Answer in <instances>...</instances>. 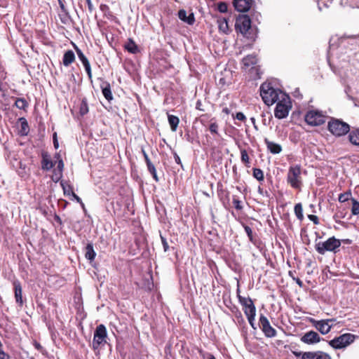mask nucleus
<instances>
[{
	"mask_svg": "<svg viewBox=\"0 0 359 359\" xmlns=\"http://www.w3.org/2000/svg\"><path fill=\"white\" fill-rule=\"evenodd\" d=\"M257 62L256 55H249L243 59V64L245 67H250L255 65Z\"/></svg>",
	"mask_w": 359,
	"mask_h": 359,
	"instance_id": "obj_28",
	"label": "nucleus"
},
{
	"mask_svg": "<svg viewBox=\"0 0 359 359\" xmlns=\"http://www.w3.org/2000/svg\"><path fill=\"white\" fill-rule=\"evenodd\" d=\"M294 214L298 219L302 221L304 219L303 208L301 203H297L294 208Z\"/></svg>",
	"mask_w": 359,
	"mask_h": 359,
	"instance_id": "obj_29",
	"label": "nucleus"
},
{
	"mask_svg": "<svg viewBox=\"0 0 359 359\" xmlns=\"http://www.w3.org/2000/svg\"><path fill=\"white\" fill-rule=\"evenodd\" d=\"M280 99L276 102L274 116L278 119H283L288 116L292 108L290 97L285 93H280Z\"/></svg>",
	"mask_w": 359,
	"mask_h": 359,
	"instance_id": "obj_4",
	"label": "nucleus"
},
{
	"mask_svg": "<svg viewBox=\"0 0 359 359\" xmlns=\"http://www.w3.org/2000/svg\"><path fill=\"white\" fill-rule=\"evenodd\" d=\"M74 198L77 201L79 202V203H81V206L84 208V204L82 202L81 199L80 197H79L75 193H74L72 195Z\"/></svg>",
	"mask_w": 359,
	"mask_h": 359,
	"instance_id": "obj_55",
	"label": "nucleus"
},
{
	"mask_svg": "<svg viewBox=\"0 0 359 359\" xmlns=\"http://www.w3.org/2000/svg\"><path fill=\"white\" fill-rule=\"evenodd\" d=\"M142 155H143L144 158L145 160V162L147 163V165L150 164V163H151V161H150L147 154L146 153V151H144V149L143 148L142 149Z\"/></svg>",
	"mask_w": 359,
	"mask_h": 359,
	"instance_id": "obj_52",
	"label": "nucleus"
},
{
	"mask_svg": "<svg viewBox=\"0 0 359 359\" xmlns=\"http://www.w3.org/2000/svg\"><path fill=\"white\" fill-rule=\"evenodd\" d=\"M233 203L234 207L238 210H241L243 209V205L241 201L238 199V196H233Z\"/></svg>",
	"mask_w": 359,
	"mask_h": 359,
	"instance_id": "obj_39",
	"label": "nucleus"
},
{
	"mask_svg": "<svg viewBox=\"0 0 359 359\" xmlns=\"http://www.w3.org/2000/svg\"><path fill=\"white\" fill-rule=\"evenodd\" d=\"M293 280H295V282L299 287L303 286V282L299 278H293Z\"/></svg>",
	"mask_w": 359,
	"mask_h": 359,
	"instance_id": "obj_59",
	"label": "nucleus"
},
{
	"mask_svg": "<svg viewBox=\"0 0 359 359\" xmlns=\"http://www.w3.org/2000/svg\"><path fill=\"white\" fill-rule=\"evenodd\" d=\"M88 112V106L86 99H83L80 107H79V113L81 116H84Z\"/></svg>",
	"mask_w": 359,
	"mask_h": 359,
	"instance_id": "obj_33",
	"label": "nucleus"
},
{
	"mask_svg": "<svg viewBox=\"0 0 359 359\" xmlns=\"http://www.w3.org/2000/svg\"><path fill=\"white\" fill-rule=\"evenodd\" d=\"M201 102L200 100H198L196 104V108L198 110L204 111L203 109L201 108Z\"/></svg>",
	"mask_w": 359,
	"mask_h": 359,
	"instance_id": "obj_60",
	"label": "nucleus"
},
{
	"mask_svg": "<svg viewBox=\"0 0 359 359\" xmlns=\"http://www.w3.org/2000/svg\"><path fill=\"white\" fill-rule=\"evenodd\" d=\"M75 60V55L74 52L71 50H67L63 56L62 62L65 67H68L71 65Z\"/></svg>",
	"mask_w": 359,
	"mask_h": 359,
	"instance_id": "obj_23",
	"label": "nucleus"
},
{
	"mask_svg": "<svg viewBox=\"0 0 359 359\" xmlns=\"http://www.w3.org/2000/svg\"><path fill=\"white\" fill-rule=\"evenodd\" d=\"M61 186L62 187L65 195L69 196L74 193L72 190V186L67 182H61Z\"/></svg>",
	"mask_w": 359,
	"mask_h": 359,
	"instance_id": "obj_32",
	"label": "nucleus"
},
{
	"mask_svg": "<svg viewBox=\"0 0 359 359\" xmlns=\"http://www.w3.org/2000/svg\"><path fill=\"white\" fill-rule=\"evenodd\" d=\"M86 3H87V5H88V10L91 13L93 12L94 8H93V4L91 2V0H86Z\"/></svg>",
	"mask_w": 359,
	"mask_h": 359,
	"instance_id": "obj_57",
	"label": "nucleus"
},
{
	"mask_svg": "<svg viewBox=\"0 0 359 359\" xmlns=\"http://www.w3.org/2000/svg\"><path fill=\"white\" fill-rule=\"evenodd\" d=\"M241 161L245 164L249 163V156L248 152L245 149H241Z\"/></svg>",
	"mask_w": 359,
	"mask_h": 359,
	"instance_id": "obj_41",
	"label": "nucleus"
},
{
	"mask_svg": "<svg viewBox=\"0 0 359 359\" xmlns=\"http://www.w3.org/2000/svg\"><path fill=\"white\" fill-rule=\"evenodd\" d=\"M282 90L273 88L270 83H264L260 86V95L267 105H272L280 99Z\"/></svg>",
	"mask_w": 359,
	"mask_h": 359,
	"instance_id": "obj_2",
	"label": "nucleus"
},
{
	"mask_svg": "<svg viewBox=\"0 0 359 359\" xmlns=\"http://www.w3.org/2000/svg\"><path fill=\"white\" fill-rule=\"evenodd\" d=\"M15 299L17 304L20 306L23 304L22 295V287L19 280H15L13 282Z\"/></svg>",
	"mask_w": 359,
	"mask_h": 359,
	"instance_id": "obj_17",
	"label": "nucleus"
},
{
	"mask_svg": "<svg viewBox=\"0 0 359 359\" xmlns=\"http://www.w3.org/2000/svg\"><path fill=\"white\" fill-rule=\"evenodd\" d=\"M53 145L54 147L57 149L59 147V143L57 138V133H54L53 135Z\"/></svg>",
	"mask_w": 359,
	"mask_h": 359,
	"instance_id": "obj_53",
	"label": "nucleus"
},
{
	"mask_svg": "<svg viewBox=\"0 0 359 359\" xmlns=\"http://www.w3.org/2000/svg\"><path fill=\"white\" fill-rule=\"evenodd\" d=\"M100 88L102 89V94L104 97L108 101H110L113 99L111 87L109 83L105 81L103 82L100 85Z\"/></svg>",
	"mask_w": 359,
	"mask_h": 359,
	"instance_id": "obj_20",
	"label": "nucleus"
},
{
	"mask_svg": "<svg viewBox=\"0 0 359 359\" xmlns=\"http://www.w3.org/2000/svg\"><path fill=\"white\" fill-rule=\"evenodd\" d=\"M178 18L183 22H187L188 25H193L195 22V18L193 13H191L188 16L187 15V11L184 9H181L178 11Z\"/></svg>",
	"mask_w": 359,
	"mask_h": 359,
	"instance_id": "obj_19",
	"label": "nucleus"
},
{
	"mask_svg": "<svg viewBox=\"0 0 359 359\" xmlns=\"http://www.w3.org/2000/svg\"><path fill=\"white\" fill-rule=\"evenodd\" d=\"M147 169H148L149 172L151 174L154 180L156 182H158V177L157 176L156 168L154 165V164L151 163L147 165Z\"/></svg>",
	"mask_w": 359,
	"mask_h": 359,
	"instance_id": "obj_35",
	"label": "nucleus"
},
{
	"mask_svg": "<svg viewBox=\"0 0 359 359\" xmlns=\"http://www.w3.org/2000/svg\"><path fill=\"white\" fill-rule=\"evenodd\" d=\"M351 196V192L350 191H346V192L340 194L339 195L338 200H339V201L340 203H344V202H346L348 200H349Z\"/></svg>",
	"mask_w": 359,
	"mask_h": 359,
	"instance_id": "obj_36",
	"label": "nucleus"
},
{
	"mask_svg": "<svg viewBox=\"0 0 359 359\" xmlns=\"http://www.w3.org/2000/svg\"><path fill=\"white\" fill-rule=\"evenodd\" d=\"M243 227H244L245 233L248 235V237L249 240L252 243H255V241L254 240L253 235H252V229L249 226L245 225V224H243Z\"/></svg>",
	"mask_w": 359,
	"mask_h": 359,
	"instance_id": "obj_37",
	"label": "nucleus"
},
{
	"mask_svg": "<svg viewBox=\"0 0 359 359\" xmlns=\"http://www.w3.org/2000/svg\"><path fill=\"white\" fill-rule=\"evenodd\" d=\"M317 236L315 241V249L320 255H325L327 252H332L337 253L339 251V248L341 245V241L336 238L334 236L329 238L325 241H318Z\"/></svg>",
	"mask_w": 359,
	"mask_h": 359,
	"instance_id": "obj_1",
	"label": "nucleus"
},
{
	"mask_svg": "<svg viewBox=\"0 0 359 359\" xmlns=\"http://www.w3.org/2000/svg\"><path fill=\"white\" fill-rule=\"evenodd\" d=\"M0 359H11L10 355L3 351V348H0Z\"/></svg>",
	"mask_w": 359,
	"mask_h": 359,
	"instance_id": "obj_51",
	"label": "nucleus"
},
{
	"mask_svg": "<svg viewBox=\"0 0 359 359\" xmlns=\"http://www.w3.org/2000/svg\"><path fill=\"white\" fill-rule=\"evenodd\" d=\"M335 319L331 318V319H327V320H322L318 321H315L314 326L322 334H327L331 328L332 325H330V322H334Z\"/></svg>",
	"mask_w": 359,
	"mask_h": 359,
	"instance_id": "obj_13",
	"label": "nucleus"
},
{
	"mask_svg": "<svg viewBox=\"0 0 359 359\" xmlns=\"http://www.w3.org/2000/svg\"><path fill=\"white\" fill-rule=\"evenodd\" d=\"M259 327L266 337L272 338L276 336V330L272 327L267 318L261 314L259 320Z\"/></svg>",
	"mask_w": 359,
	"mask_h": 359,
	"instance_id": "obj_12",
	"label": "nucleus"
},
{
	"mask_svg": "<svg viewBox=\"0 0 359 359\" xmlns=\"http://www.w3.org/2000/svg\"><path fill=\"white\" fill-rule=\"evenodd\" d=\"M54 219H55V220L57 222H58L60 224H62V220H61L60 217L58 215H55V217H54Z\"/></svg>",
	"mask_w": 359,
	"mask_h": 359,
	"instance_id": "obj_61",
	"label": "nucleus"
},
{
	"mask_svg": "<svg viewBox=\"0 0 359 359\" xmlns=\"http://www.w3.org/2000/svg\"><path fill=\"white\" fill-rule=\"evenodd\" d=\"M301 173V167L299 165H297L289 168L287 182L293 189H301L302 186Z\"/></svg>",
	"mask_w": 359,
	"mask_h": 359,
	"instance_id": "obj_6",
	"label": "nucleus"
},
{
	"mask_svg": "<svg viewBox=\"0 0 359 359\" xmlns=\"http://www.w3.org/2000/svg\"><path fill=\"white\" fill-rule=\"evenodd\" d=\"M320 335L314 331L306 332L302 337L301 341L306 344H314L320 341Z\"/></svg>",
	"mask_w": 359,
	"mask_h": 359,
	"instance_id": "obj_14",
	"label": "nucleus"
},
{
	"mask_svg": "<svg viewBox=\"0 0 359 359\" xmlns=\"http://www.w3.org/2000/svg\"><path fill=\"white\" fill-rule=\"evenodd\" d=\"M238 292L239 290H238L237 294L238 302L243 306V312L245 314L250 325L252 328L255 329V319L256 316V307L255 304L251 298L242 297L239 294Z\"/></svg>",
	"mask_w": 359,
	"mask_h": 359,
	"instance_id": "obj_3",
	"label": "nucleus"
},
{
	"mask_svg": "<svg viewBox=\"0 0 359 359\" xmlns=\"http://www.w3.org/2000/svg\"><path fill=\"white\" fill-rule=\"evenodd\" d=\"M15 106L20 109L25 110L28 107V102L24 98H17L15 102Z\"/></svg>",
	"mask_w": 359,
	"mask_h": 359,
	"instance_id": "obj_30",
	"label": "nucleus"
},
{
	"mask_svg": "<svg viewBox=\"0 0 359 359\" xmlns=\"http://www.w3.org/2000/svg\"><path fill=\"white\" fill-rule=\"evenodd\" d=\"M328 130L335 136H343L350 131V126L343 121L332 118L328 122Z\"/></svg>",
	"mask_w": 359,
	"mask_h": 359,
	"instance_id": "obj_5",
	"label": "nucleus"
},
{
	"mask_svg": "<svg viewBox=\"0 0 359 359\" xmlns=\"http://www.w3.org/2000/svg\"><path fill=\"white\" fill-rule=\"evenodd\" d=\"M63 168H64L63 161H62V159H59L58 161H57V169H55V170H58V172H62Z\"/></svg>",
	"mask_w": 359,
	"mask_h": 359,
	"instance_id": "obj_50",
	"label": "nucleus"
},
{
	"mask_svg": "<svg viewBox=\"0 0 359 359\" xmlns=\"http://www.w3.org/2000/svg\"><path fill=\"white\" fill-rule=\"evenodd\" d=\"M326 116L319 111L311 110L305 115V121L310 126H318L325 122Z\"/></svg>",
	"mask_w": 359,
	"mask_h": 359,
	"instance_id": "obj_9",
	"label": "nucleus"
},
{
	"mask_svg": "<svg viewBox=\"0 0 359 359\" xmlns=\"http://www.w3.org/2000/svg\"><path fill=\"white\" fill-rule=\"evenodd\" d=\"M41 164L43 170L48 171L54 167L55 162L52 161L50 154L47 151H42Z\"/></svg>",
	"mask_w": 359,
	"mask_h": 359,
	"instance_id": "obj_15",
	"label": "nucleus"
},
{
	"mask_svg": "<svg viewBox=\"0 0 359 359\" xmlns=\"http://www.w3.org/2000/svg\"><path fill=\"white\" fill-rule=\"evenodd\" d=\"M19 122L20 123V128L19 129V134L21 136L27 135L29 132V126L27 121L25 118L22 117L19 118Z\"/></svg>",
	"mask_w": 359,
	"mask_h": 359,
	"instance_id": "obj_21",
	"label": "nucleus"
},
{
	"mask_svg": "<svg viewBox=\"0 0 359 359\" xmlns=\"http://www.w3.org/2000/svg\"><path fill=\"white\" fill-rule=\"evenodd\" d=\"M83 65L84 66V68H85L86 72L88 76V78L90 79H92V72H91V68H90V65L89 61L83 64Z\"/></svg>",
	"mask_w": 359,
	"mask_h": 359,
	"instance_id": "obj_46",
	"label": "nucleus"
},
{
	"mask_svg": "<svg viewBox=\"0 0 359 359\" xmlns=\"http://www.w3.org/2000/svg\"><path fill=\"white\" fill-rule=\"evenodd\" d=\"M218 28L219 32L224 34H228L229 31L228 21L225 18L217 19Z\"/></svg>",
	"mask_w": 359,
	"mask_h": 359,
	"instance_id": "obj_24",
	"label": "nucleus"
},
{
	"mask_svg": "<svg viewBox=\"0 0 359 359\" xmlns=\"http://www.w3.org/2000/svg\"><path fill=\"white\" fill-rule=\"evenodd\" d=\"M222 111L226 114H229L230 113V110L227 107L224 108L222 109Z\"/></svg>",
	"mask_w": 359,
	"mask_h": 359,
	"instance_id": "obj_62",
	"label": "nucleus"
},
{
	"mask_svg": "<svg viewBox=\"0 0 359 359\" xmlns=\"http://www.w3.org/2000/svg\"><path fill=\"white\" fill-rule=\"evenodd\" d=\"M96 253L93 249V243H88L85 249V257L90 261L94 260Z\"/></svg>",
	"mask_w": 359,
	"mask_h": 359,
	"instance_id": "obj_25",
	"label": "nucleus"
},
{
	"mask_svg": "<svg viewBox=\"0 0 359 359\" xmlns=\"http://www.w3.org/2000/svg\"><path fill=\"white\" fill-rule=\"evenodd\" d=\"M355 336L351 333H346L329 341V344L335 349L344 348L354 341Z\"/></svg>",
	"mask_w": 359,
	"mask_h": 359,
	"instance_id": "obj_8",
	"label": "nucleus"
},
{
	"mask_svg": "<svg viewBox=\"0 0 359 359\" xmlns=\"http://www.w3.org/2000/svg\"><path fill=\"white\" fill-rule=\"evenodd\" d=\"M35 347H36L38 350H39V349L41 348V346L39 344L36 343V344H35Z\"/></svg>",
	"mask_w": 359,
	"mask_h": 359,
	"instance_id": "obj_64",
	"label": "nucleus"
},
{
	"mask_svg": "<svg viewBox=\"0 0 359 359\" xmlns=\"http://www.w3.org/2000/svg\"><path fill=\"white\" fill-rule=\"evenodd\" d=\"M252 175L259 182L263 181L264 179V172L259 168H253Z\"/></svg>",
	"mask_w": 359,
	"mask_h": 359,
	"instance_id": "obj_31",
	"label": "nucleus"
},
{
	"mask_svg": "<svg viewBox=\"0 0 359 359\" xmlns=\"http://www.w3.org/2000/svg\"><path fill=\"white\" fill-rule=\"evenodd\" d=\"M83 65L84 66V68H85L86 72L88 76V78L90 79H92V72H91V68H90V65L89 61L83 64Z\"/></svg>",
	"mask_w": 359,
	"mask_h": 359,
	"instance_id": "obj_45",
	"label": "nucleus"
},
{
	"mask_svg": "<svg viewBox=\"0 0 359 359\" xmlns=\"http://www.w3.org/2000/svg\"><path fill=\"white\" fill-rule=\"evenodd\" d=\"M83 65L84 66V68H85L86 72L88 76V78L90 79H92V72H91V68H90V65L89 61L83 64Z\"/></svg>",
	"mask_w": 359,
	"mask_h": 359,
	"instance_id": "obj_47",
	"label": "nucleus"
},
{
	"mask_svg": "<svg viewBox=\"0 0 359 359\" xmlns=\"http://www.w3.org/2000/svg\"><path fill=\"white\" fill-rule=\"evenodd\" d=\"M124 47L130 53L135 54L139 52L138 46L131 39H128Z\"/></svg>",
	"mask_w": 359,
	"mask_h": 359,
	"instance_id": "obj_26",
	"label": "nucleus"
},
{
	"mask_svg": "<svg viewBox=\"0 0 359 359\" xmlns=\"http://www.w3.org/2000/svg\"><path fill=\"white\" fill-rule=\"evenodd\" d=\"M207 355L208 359H216L215 357L211 353H208Z\"/></svg>",
	"mask_w": 359,
	"mask_h": 359,
	"instance_id": "obj_63",
	"label": "nucleus"
},
{
	"mask_svg": "<svg viewBox=\"0 0 359 359\" xmlns=\"http://www.w3.org/2000/svg\"><path fill=\"white\" fill-rule=\"evenodd\" d=\"M294 355L300 359H331L329 354L318 351H294Z\"/></svg>",
	"mask_w": 359,
	"mask_h": 359,
	"instance_id": "obj_10",
	"label": "nucleus"
},
{
	"mask_svg": "<svg viewBox=\"0 0 359 359\" xmlns=\"http://www.w3.org/2000/svg\"><path fill=\"white\" fill-rule=\"evenodd\" d=\"M58 4L62 12H66V11H67L62 0H58Z\"/></svg>",
	"mask_w": 359,
	"mask_h": 359,
	"instance_id": "obj_58",
	"label": "nucleus"
},
{
	"mask_svg": "<svg viewBox=\"0 0 359 359\" xmlns=\"http://www.w3.org/2000/svg\"><path fill=\"white\" fill-rule=\"evenodd\" d=\"M209 130L211 133L217 134L218 133V124L216 122L211 123L209 126Z\"/></svg>",
	"mask_w": 359,
	"mask_h": 359,
	"instance_id": "obj_44",
	"label": "nucleus"
},
{
	"mask_svg": "<svg viewBox=\"0 0 359 359\" xmlns=\"http://www.w3.org/2000/svg\"><path fill=\"white\" fill-rule=\"evenodd\" d=\"M253 0H233L235 9L241 13L247 12L252 6Z\"/></svg>",
	"mask_w": 359,
	"mask_h": 359,
	"instance_id": "obj_16",
	"label": "nucleus"
},
{
	"mask_svg": "<svg viewBox=\"0 0 359 359\" xmlns=\"http://www.w3.org/2000/svg\"><path fill=\"white\" fill-rule=\"evenodd\" d=\"M348 139L352 144L359 146V128H353L349 131Z\"/></svg>",
	"mask_w": 359,
	"mask_h": 359,
	"instance_id": "obj_22",
	"label": "nucleus"
},
{
	"mask_svg": "<svg viewBox=\"0 0 359 359\" xmlns=\"http://www.w3.org/2000/svg\"><path fill=\"white\" fill-rule=\"evenodd\" d=\"M236 118L241 121H244L246 119L245 116L242 112H238L236 115Z\"/></svg>",
	"mask_w": 359,
	"mask_h": 359,
	"instance_id": "obj_54",
	"label": "nucleus"
},
{
	"mask_svg": "<svg viewBox=\"0 0 359 359\" xmlns=\"http://www.w3.org/2000/svg\"><path fill=\"white\" fill-rule=\"evenodd\" d=\"M264 142L267 149L273 154H278L282 151V147L280 144L275 143L269 140L267 138L264 139Z\"/></svg>",
	"mask_w": 359,
	"mask_h": 359,
	"instance_id": "obj_18",
	"label": "nucleus"
},
{
	"mask_svg": "<svg viewBox=\"0 0 359 359\" xmlns=\"http://www.w3.org/2000/svg\"><path fill=\"white\" fill-rule=\"evenodd\" d=\"M76 54L78 55L79 59L81 60L82 64H84L88 62L87 57L84 55L83 53L77 47L75 48Z\"/></svg>",
	"mask_w": 359,
	"mask_h": 359,
	"instance_id": "obj_38",
	"label": "nucleus"
},
{
	"mask_svg": "<svg viewBox=\"0 0 359 359\" xmlns=\"http://www.w3.org/2000/svg\"><path fill=\"white\" fill-rule=\"evenodd\" d=\"M235 28L237 32H241L247 38L254 39L253 36H250L251 20L248 15H239L236 19Z\"/></svg>",
	"mask_w": 359,
	"mask_h": 359,
	"instance_id": "obj_7",
	"label": "nucleus"
},
{
	"mask_svg": "<svg viewBox=\"0 0 359 359\" xmlns=\"http://www.w3.org/2000/svg\"><path fill=\"white\" fill-rule=\"evenodd\" d=\"M168 119L171 130L175 132L180 123L179 118L176 116L168 114Z\"/></svg>",
	"mask_w": 359,
	"mask_h": 359,
	"instance_id": "obj_27",
	"label": "nucleus"
},
{
	"mask_svg": "<svg viewBox=\"0 0 359 359\" xmlns=\"http://www.w3.org/2000/svg\"><path fill=\"white\" fill-rule=\"evenodd\" d=\"M308 218L312 221L315 224H319V219L318 217L316 215H309Z\"/></svg>",
	"mask_w": 359,
	"mask_h": 359,
	"instance_id": "obj_49",
	"label": "nucleus"
},
{
	"mask_svg": "<svg viewBox=\"0 0 359 359\" xmlns=\"http://www.w3.org/2000/svg\"><path fill=\"white\" fill-rule=\"evenodd\" d=\"M352 201V208H351V213L353 215H359V202L356 201L355 198H351Z\"/></svg>",
	"mask_w": 359,
	"mask_h": 359,
	"instance_id": "obj_34",
	"label": "nucleus"
},
{
	"mask_svg": "<svg viewBox=\"0 0 359 359\" xmlns=\"http://www.w3.org/2000/svg\"><path fill=\"white\" fill-rule=\"evenodd\" d=\"M217 9L220 13H226L228 10V6L225 2H219L217 5Z\"/></svg>",
	"mask_w": 359,
	"mask_h": 359,
	"instance_id": "obj_42",
	"label": "nucleus"
},
{
	"mask_svg": "<svg viewBox=\"0 0 359 359\" xmlns=\"http://www.w3.org/2000/svg\"><path fill=\"white\" fill-rule=\"evenodd\" d=\"M107 337V332L106 327L100 324L98 326H97L95 332H94V336H93V348L96 349L98 348V347L106 342V338Z\"/></svg>",
	"mask_w": 359,
	"mask_h": 359,
	"instance_id": "obj_11",
	"label": "nucleus"
},
{
	"mask_svg": "<svg viewBox=\"0 0 359 359\" xmlns=\"http://www.w3.org/2000/svg\"><path fill=\"white\" fill-rule=\"evenodd\" d=\"M63 15H60V18L63 24H67L68 21L71 19V17L69 15V13L67 11L66 12H63Z\"/></svg>",
	"mask_w": 359,
	"mask_h": 359,
	"instance_id": "obj_40",
	"label": "nucleus"
},
{
	"mask_svg": "<svg viewBox=\"0 0 359 359\" xmlns=\"http://www.w3.org/2000/svg\"><path fill=\"white\" fill-rule=\"evenodd\" d=\"M62 177V172H58V170H53V175L52 177V180L57 182H58Z\"/></svg>",
	"mask_w": 359,
	"mask_h": 359,
	"instance_id": "obj_43",
	"label": "nucleus"
},
{
	"mask_svg": "<svg viewBox=\"0 0 359 359\" xmlns=\"http://www.w3.org/2000/svg\"><path fill=\"white\" fill-rule=\"evenodd\" d=\"M161 243H162L164 251L167 252L168 250L169 245H168V243L166 239L164 237H163L162 236H161Z\"/></svg>",
	"mask_w": 359,
	"mask_h": 359,
	"instance_id": "obj_48",
	"label": "nucleus"
},
{
	"mask_svg": "<svg viewBox=\"0 0 359 359\" xmlns=\"http://www.w3.org/2000/svg\"><path fill=\"white\" fill-rule=\"evenodd\" d=\"M174 158L176 163L182 166L181 159L180 156L177 154V153L174 154Z\"/></svg>",
	"mask_w": 359,
	"mask_h": 359,
	"instance_id": "obj_56",
	"label": "nucleus"
}]
</instances>
